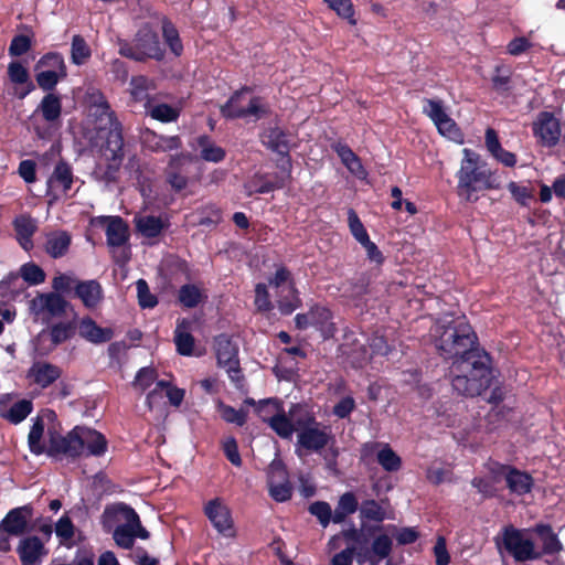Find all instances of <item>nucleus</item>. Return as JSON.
<instances>
[{
  "label": "nucleus",
  "mask_w": 565,
  "mask_h": 565,
  "mask_svg": "<svg viewBox=\"0 0 565 565\" xmlns=\"http://www.w3.org/2000/svg\"><path fill=\"white\" fill-rule=\"evenodd\" d=\"M437 350L452 359L450 374L454 390L467 396L481 394L490 384L487 358L475 349L477 337L465 318L445 316L431 329Z\"/></svg>",
  "instance_id": "obj_1"
},
{
  "label": "nucleus",
  "mask_w": 565,
  "mask_h": 565,
  "mask_svg": "<svg viewBox=\"0 0 565 565\" xmlns=\"http://www.w3.org/2000/svg\"><path fill=\"white\" fill-rule=\"evenodd\" d=\"M54 420L55 413L52 411H45L34 419L28 437L32 454L77 457L85 452L90 456L106 452L107 440L99 431L77 426L66 436H61Z\"/></svg>",
  "instance_id": "obj_2"
},
{
  "label": "nucleus",
  "mask_w": 565,
  "mask_h": 565,
  "mask_svg": "<svg viewBox=\"0 0 565 565\" xmlns=\"http://www.w3.org/2000/svg\"><path fill=\"white\" fill-rule=\"evenodd\" d=\"M87 106L86 126L88 129L96 130L100 137L107 138L105 157L110 160L106 179H115V174L120 166L122 158V137L119 130V124L114 117V113L105 96L96 88H88L85 95Z\"/></svg>",
  "instance_id": "obj_3"
},
{
  "label": "nucleus",
  "mask_w": 565,
  "mask_h": 565,
  "mask_svg": "<svg viewBox=\"0 0 565 565\" xmlns=\"http://www.w3.org/2000/svg\"><path fill=\"white\" fill-rule=\"evenodd\" d=\"M462 160L457 172L458 194L469 202L477 201V192L482 190H498L502 182L495 170L488 168L486 161L476 151L465 148Z\"/></svg>",
  "instance_id": "obj_4"
},
{
  "label": "nucleus",
  "mask_w": 565,
  "mask_h": 565,
  "mask_svg": "<svg viewBox=\"0 0 565 565\" xmlns=\"http://www.w3.org/2000/svg\"><path fill=\"white\" fill-rule=\"evenodd\" d=\"M290 416L294 433H297L296 452L299 456L302 451L318 452L329 444L331 439L329 427L317 422L309 406L292 404Z\"/></svg>",
  "instance_id": "obj_5"
},
{
  "label": "nucleus",
  "mask_w": 565,
  "mask_h": 565,
  "mask_svg": "<svg viewBox=\"0 0 565 565\" xmlns=\"http://www.w3.org/2000/svg\"><path fill=\"white\" fill-rule=\"evenodd\" d=\"M103 524L113 532L116 544L122 548H131L136 537L146 540L149 536L136 511L122 503L106 508Z\"/></svg>",
  "instance_id": "obj_6"
},
{
  "label": "nucleus",
  "mask_w": 565,
  "mask_h": 565,
  "mask_svg": "<svg viewBox=\"0 0 565 565\" xmlns=\"http://www.w3.org/2000/svg\"><path fill=\"white\" fill-rule=\"evenodd\" d=\"M501 544L518 562L537 559L542 556L540 545L535 542L534 527L515 529L508 526L502 531Z\"/></svg>",
  "instance_id": "obj_7"
},
{
  "label": "nucleus",
  "mask_w": 565,
  "mask_h": 565,
  "mask_svg": "<svg viewBox=\"0 0 565 565\" xmlns=\"http://www.w3.org/2000/svg\"><path fill=\"white\" fill-rule=\"evenodd\" d=\"M246 404L256 406L258 416L281 438L290 439L294 435L291 425L290 408L285 411L282 404L276 398H268L255 403L254 399H246Z\"/></svg>",
  "instance_id": "obj_8"
},
{
  "label": "nucleus",
  "mask_w": 565,
  "mask_h": 565,
  "mask_svg": "<svg viewBox=\"0 0 565 565\" xmlns=\"http://www.w3.org/2000/svg\"><path fill=\"white\" fill-rule=\"evenodd\" d=\"M221 110L226 118H244L247 120H257L266 113L262 99L255 97L248 88L236 92Z\"/></svg>",
  "instance_id": "obj_9"
},
{
  "label": "nucleus",
  "mask_w": 565,
  "mask_h": 565,
  "mask_svg": "<svg viewBox=\"0 0 565 565\" xmlns=\"http://www.w3.org/2000/svg\"><path fill=\"white\" fill-rule=\"evenodd\" d=\"M35 71L38 85L44 90L53 89L67 75L64 58L58 53L42 56L35 65Z\"/></svg>",
  "instance_id": "obj_10"
},
{
  "label": "nucleus",
  "mask_w": 565,
  "mask_h": 565,
  "mask_svg": "<svg viewBox=\"0 0 565 565\" xmlns=\"http://www.w3.org/2000/svg\"><path fill=\"white\" fill-rule=\"evenodd\" d=\"M204 513L218 534L226 539L236 536L234 520L227 504L220 498L207 501Z\"/></svg>",
  "instance_id": "obj_11"
},
{
  "label": "nucleus",
  "mask_w": 565,
  "mask_h": 565,
  "mask_svg": "<svg viewBox=\"0 0 565 565\" xmlns=\"http://www.w3.org/2000/svg\"><path fill=\"white\" fill-rule=\"evenodd\" d=\"M120 53L136 61H142L147 57H162V50L158 36L151 31H142L139 33L134 44L131 46H122Z\"/></svg>",
  "instance_id": "obj_12"
},
{
  "label": "nucleus",
  "mask_w": 565,
  "mask_h": 565,
  "mask_svg": "<svg viewBox=\"0 0 565 565\" xmlns=\"http://www.w3.org/2000/svg\"><path fill=\"white\" fill-rule=\"evenodd\" d=\"M489 470L494 481L505 480L509 489L516 494L527 493L532 488V478L516 469L499 462H490Z\"/></svg>",
  "instance_id": "obj_13"
},
{
  "label": "nucleus",
  "mask_w": 565,
  "mask_h": 565,
  "mask_svg": "<svg viewBox=\"0 0 565 565\" xmlns=\"http://www.w3.org/2000/svg\"><path fill=\"white\" fill-rule=\"evenodd\" d=\"M532 128L534 137L544 147H554L561 138L559 121L552 113H540L533 121Z\"/></svg>",
  "instance_id": "obj_14"
},
{
  "label": "nucleus",
  "mask_w": 565,
  "mask_h": 565,
  "mask_svg": "<svg viewBox=\"0 0 565 565\" xmlns=\"http://www.w3.org/2000/svg\"><path fill=\"white\" fill-rule=\"evenodd\" d=\"M215 350L218 365L226 370L231 380L238 386L239 369L236 345L226 335H220L215 339Z\"/></svg>",
  "instance_id": "obj_15"
},
{
  "label": "nucleus",
  "mask_w": 565,
  "mask_h": 565,
  "mask_svg": "<svg viewBox=\"0 0 565 565\" xmlns=\"http://www.w3.org/2000/svg\"><path fill=\"white\" fill-rule=\"evenodd\" d=\"M268 488L271 498L278 502L290 499L292 488L288 481L287 471L280 461L274 460L268 469Z\"/></svg>",
  "instance_id": "obj_16"
},
{
  "label": "nucleus",
  "mask_w": 565,
  "mask_h": 565,
  "mask_svg": "<svg viewBox=\"0 0 565 565\" xmlns=\"http://www.w3.org/2000/svg\"><path fill=\"white\" fill-rule=\"evenodd\" d=\"M67 302L62 296L50 292L36 296L31 300L30 309L41 318H51L62 316Z\"/></svg>",
  "instance_id": "obj_17"
},
{
  "label": "nucleus",
  "mask_w": 565,
  "mask_h": 565,
  "mask_svg": "<svg viewBox=\"0 0 565 565\" xmlns=\"http://www.w3.org/2000/svg\"><path fill=\"white\" fill-rule=\"evenodd\" d=\"M32 515L33 509L29 504L12 509L2 520L0 529L10 535H20L25 532Z\"/></svg>",
  "instance_id": "obj_18"
},
{
  "label": "nucleus",
  "mask_w": 565,
  "mask_h": 565,
  "mask_svg": "<svg viewBox=\"0 0 565 565\" xmlns=\"http://www.w3.org/2000/svg\"><path fill=\"white\" fill-rule=\"evenodd\" d=\"M72 183L73 174L70 166L66 164L65 162H60L55 167L50 179L47 180L46 193L53 200H56L71 189Z\"/></svg>",
  "instance_id": "obj_19"
},
{
  "label": "nucleus",
  "mask_w": 565,
  "mask_h": 565,
  "mask_svg": "<svg viewBox=\"0 0 565 565\" xmlns=\"http://www.w3.org/2000/svg\"><path fill=\"white\" fill-rule=\"evenodd\" d=\"M134 223L137 233L147 239L157 238L169 226L167 216H154L142 213L136 214Z\"/></svg>",
  "instance_id": "obj_20"
},
{
  "label": "nucleus",
  "mask_w": 565,
  "mask_h": 565,
  "mask_svg": "<svg viewBox=\"0 0 565 565\" xmlns=\"http://www.w3.org/2000/svg\"><path fill=\"white\" fill-rule=\"evenodd\" d=\"M60 376V367L46 361H35L26 373L28 380L42 388L53 384Z\"/></svg>",
  "instance_id": "obj_21"
},
{
  "label": "nucleus",
  "mask_w": 565,
  "mask_h": 565,
  "mask_svg": "<svg viewBox=\"0 0 565 565\" xmlns=\"http://www.w3.org/2000/svg\"><path fill=\"white\" fill-rule=\"evenodd\" d=\"M17 552L22 565H36L47 554L44 544L36 536L22 539L17 547Z\"/></svg>",
  "instance_id": "obj_22"
},
{
  "label": "nucleus",
  "mask_w": 565,
  "mask_h": 565,
  "mask_svg": "<svg viewBox=\"0 0 565 565\" xmlns=\"http://www.w3.org/2000/svg\"><path fill=\"white\" fill-rule=\"evenodd\" d=\"M376 448L377 462L386 471H397L401 468L402 460L397 454L387 444L369 443L363 446V454L367 455L373 452Z\"/></svg>",
  "instance_id": "obj_23"
},
{
  "label": "nucleus",
  "mask_w": 565,
  "mask_h": 565,
  "mask_svg": "<svg viewBox=\"0 0 565 565\" xmlns=\"http://www.w3.org/2000/svg\"><path fill=\"white\" fill-rule=\"evenodd\" d=\"M15 236L24 250H30L33 247L32 236L38 230V222L28 214H21L13 221Z\"/></svg>",
  "instance_id": "obj_24"
},
{
  "label": "nucleus",
  "mask_w": 565,
  "mask_h": 565,
  "mask_svg": "<svg viewBox=\"0 0 565 565\" xmlns=\"http://www.w3.org/2000/svg\"><path fill=\"white\" fill-rule=\"evenodd\" d=\"M191 161L190 154H177L171 157L167 168V181L175 190L181 191L188 184L186 177L182 173V168Z\"/></svg>",
  "instance_id": "obj_25"
},
{
  "label": "nucleus",
  "mask_w": 565,
  "mask_h": 565,
  "mask_svg": "<svg viewBox=\"0 0 565 565\" xmlns=\"http://www.w3.org/2000/svg\"><path fill=\"white\" fill-rule=\"evenodd\" d=\"M78 333L82 338L95 344L105 343L114 337L110 328H102L90 318H85L79 322Z\"/></svg>",
  "instance_id": "obj_26"
},
{
  "label": "nucleus",
  "mask_w": 565,
  "mask_h": 565,
  "mask_svg": "<svg viewBox=\"0 0 565 565\" xmlns=\"http://www.w3.org/2000/svg\"><path fill=\"white\" fill-rule=\"evenodd\" d=\"M486 147L490 154L501 164L505 167L515 166V154L502 148L498 135L492 128L486 130Z\"/></svg>",
  "instance_id": "obj_27"
},
{
  "label": "nucleus",
  "mask_w": 565,
  "mask_h": 565,
  "mask_svg": "<svg viewBox=\"0 0 565 565\" xmlns=\"http://www.w3.org/2000/svg\"><path fill=\"white\" fill-rule=\"evenodd\" d=\"M106 223L107 244L111 247H119L128 241V226L119 216L102 218Z\"/></svg>",
  "instance_id": "obj_28"
},
{
  "label": "nucleus",
  "mask_w": 565,
  "mask_h": 565,
  "mask_svg": "<svg viewBox=\"0 0 565 565\" xmlns=\"http://www.w3.org/2000/svg\"><path fill=\"white\" fill-rule=\"evenodd\" d=\"M33 405L29 399H21L9 406L6 398L0 399V416L12 424L24 420L32 412Z\"/></svg>",
  "instance_id": "obj_29"
},
{
  "label": "nucleus",
  "mask_w": 565,
  "mask_h": 565,
  "mask_svg": "<svg viewBox=\"0 0 565 565\" xmlns=\"http://www.w3.org/2000/svg\"><path fill=\"white\" fill-rule=\"evenodd\" d=\"M192 321L181 319L174 331V343L177 351L182 355H191L194 349V339L191 335Z\"/></svg>",
  "instance_id": "obj_30"
},
{
  "label": "nucleus",
  "mask_w": 565,
  "mask_h": 565,
  "mask_svg": "<svg viewBox=\"0 0 565 565\" xmlns=\"http://www.w3.org/2000/svg\"><path fill=\"white\" fill-rule=\"evenodd\" d=\"M333 150L337 152L341 162L347 169L359 179H365L367 173L363 168L359 157L344 143L333 145Z\"/></svg>",
  "instance_id": "obj_31"
},
{
  "label": "nucleus",
  "mask_w": 565,
  "mask_h": 565,
  "mask_svg": "<svg viewBox=\"0 0 565 565\" xmlns=\"http://www.w3.org/2000/svg\"><path fill=\"white\" fill-rule=\"evenodd\" d=\"M75 292L87 308H95L103 299L102 286L96 280L77 284Z\"/></svg>",
  "instance_id": "obj_32"
},
{
  "label": "nucleus",
  "mask_w": 565,
  "mask_h": 565,
  "mask_svg": "<svg viewBox=\"0 0 565 565\" xmlns=\"http://www.w3.org/2000/svg\"><path fill=\"white\" fill-rule=\"evenodd\" d=\"M534 531L535 542L540 545L542 555L554 554L562 550L561 542L550 526L543 524L536 525Z\"/></svg>",
  "instance_id": "obj_33"
},
{
  "label": "nucleus",
  "mask_w": 565,
  "mask_h": 565,
  "mask_svg": "<svg viewBox=\"0 0 565 565\" xmlns=\"http://www.w3.org/2000/svg\"><path fill=\"white\" fill-rule=\"evenodd\" d=\"M71 245V236L64 231H56L46 235L45 250L53 258L63 257Z\"/></svg>",
  "instance_id": "obj_34"
},
{
  "label": "nucleus",
  "mask_w": 565,
  "mask_h": 565,
  "mask_svg": "<svg viewBox=\"0 0 565 565\" xmlns=\"http://www.w3.org/2000/svg\"><path fill=\"white\" fill-rule=\"evenodd\" d=\"M310 321L312 327L318 329L323 338H329L334 332V326L331 322V312L323 307H316L310 310Z\"/></svg>",
  "instance_id": "obj_35"
},
{
  "label": "nucleus",
  "mask_w": 565,
  "mask_h": 565,
  "mask_svg": "<svg viewBox=\"0 0 565 565\" xmlns=\"http://www.w3.org/2000/svg\"><path fill=\"white\" fill-rule=\"evenodd\" d=\"M358 510V499L352 492H345L338 501L337 508L332 515L333 523H342L348 515L353 514Z\"/></svg>",
  "instance_id": "obj_36"
},
{
  "label": "nucleus",
  "mask_w": 565,
  "mask_h": 565,
  "mask_svg": "<svg viewBox=\"0 0 565 565\" xmlns=\"http://www.w3.org/2000/svg\"><path fill=\"white\" fill-rule=\"evenodd\" d=\"M201 158L210 162H220L225 157V151L216 146L209 137L201 136L198 139V148Z\"/></svg>",
  "instance_id": "obj_37"
},
{
  "label": "nucleus",
  "mask_w": 565,
  "mask_h": 565,
  "mask_svg": "<svg viewBox=\"0 0 565 565\" xmlns=\"http://www.w3.org/2000/svg\"><path fill=\"white\" fill-rule=\"evenodd\" d=\"M39 109L46 121L54 122L58 120L62 111L61 98L55 94H47L43 97Z\"/></svg>",
  "instance_id": "obj_38"
},
{
  "label": "nucleus",
  "mask_w": 565,
  "mask_h": 565,
  "mask_svg": "<svg viewBox=\"0 0 565 565\" xmlns=\"http://www.w3.org/2000/svg\"><path fill=\"white\" fill-rule=\"evenodd\" d=\"M151 82L145 76H136L130 81V95L136 102H143L145 106L148 107L149 99L148 93L151 88Z\"/></svg>",
  "instance_id": "obj_39"
},
{
  "label": "nucleus",
  "mask_w": 565,
  "mask_h": 565,
  "mask_svg": "<svg viewBox=\"0 0 565 565\" xmlns=\"http://www.w3.org/2000/svg\"><path fill=\"white\" fill-rule=\"evenodd\" d=\"M269 285L276 289V294L288 292V295L292 296L295 285L290 273L285 267H279L276 270L274 277L269 280Z\"/></svg>",
  "instance_id": "obj_40"
},
{
  "label": "nucleus",
  "mask_w": 565,
  "mask_h": 565,
  "mask_svg": "<svg viewBox=\"0 0 565 565\" xmlns=\"http://www.w3.org/2000/svg\"><path fill=\"white\" fill-rule=\"evenodd\" d=\"M54 531L61 544L70 546L74 542L75 526L67 515L60 518Z\"/></svg>",
  "instance_id": "obj_41"
},
{
  "label": "nucleus",
  "mask_w": 565,
  "mask_h": 565,
  "mask_svg": "<svg viewBox=\"0 0 565 565\" xmlns=\"http://www.w3.org/2000/svg\"><path fill=\"white\" fill-rule=\"evenodd\" d=\"M423 111L433 120L436 127L450 117L443 103L436 99H427Z\"/></svg>",
  "instance_id": "obj_42"
},
{
  "label": "nucleus",
  "mask_w": 565,
  "mask_h": 565,
  "mask_svg": "<svg viewBox=\"0 0 565 565\" xmlns=\"http://www.w3.org/2000/svg\"><path fill=\"white\" fill-rule=\"evenodd\" d=\"M146 109L152 118L160 121H174L179 117V109L167 104H158L154 106L149 104Z\"/></svg>",
  "instance_id": "obj_43"
},
{
  "label": "nucleus",
  "mask_w": 565,
  "mask_h": 565,
  "mask_svg": "<svg viewBox=\"0 0 565 565\" xmlns=\"http://www.w3.org/2000/svg\"><path fill=\"white\" fill-rule=\"evenodd\" d=\"M202 290L195 285H184L179 291L180 302L188 308L198 306L203 299Z\"/></svg>",
  "instance_id": "obj_44"
},
{
  "label": "nucleus",
  "mask_w": 565,
  "mask_h": 565,
  "mask_svg": "<svg viewBox=\"0 0 565 565\" xmlns=\"http://www.w3.org/2000/svg\"><path fill=\"white\" fill-rule=\"evenodd\" d=\"M263 142L274 151L286 153L288 145L285 135L279 129H271L263 135Z\"/></svg>",
  "instance_id": "obj_45"
},
{
  "label": "nucleus",
  "mask_w": 565,
  "mask_h": 565,
  "mask_svg": "<svg viewBox=\"0 0 565 565\" xmlns=\"http://www.w3.org/2000/svg\"><path fill=\"white\" fill-rule=\"evenodd\" d=\"M90 56V49L85 40L79 35H74L72 40V62L76 65L84 64Z\"/></svg>",
  "instance_id": "obj_46"
},
{
  "label": "nucleus",
  "mask_w": 565,
  "mask_h": 565,
  "mask_svg": "<svg viewBox=\"0 0 565 565\" xmlns=\"http://www.w3.org/2000/svg\"><path fill=\"white\" fill-rule=\"evenodd\" d=\"M158 374L154 369L150 366L141 367L132 382V386L136 390H139L141 392H145L148 390L153 383H156L158 380Z\"/></svg>",
  "instance_id": "obj_47"
},
{
  "label": "nucleus",
  "mask_w": 565,
  "mask_h": 565,
  "mask_svg": "<svg viewBox=\"0 0 565 565\" xmlns=\"http://www.w3.org/2000/svg\"><path fill=\"white\" fill-rule=\"evenodd\" d=\"M149 147L154 151H171L180 147V139L175 136L164 137L152 135L147 140Z\"/></svg>",
  "instance_id": "obj_48"
},
{
  "label": "nucleus",
  "mask_w": 565,
  "mask_h": 565,
  "mask_svg": "<svg viewBox=\"0 0 565 565\" xmlns=\"http://www.w3.org/2000/svg\"><path fill=\"white\" fill-rule=\"evenodd\" d=\"M72 334V328L66 323H58L52 327L49 333H41L40 340H46L50 338L52 345L56 347L57 344L66 341Z\"/></svg>",
  "instance_id": "obj_49"
},
{
  "label": "nucleus",
  "mask_w": 565,
  "mask_h": 565,
  "mask_svg": "<svg viewBox=\"0 0 565 565\" xmlns=\"http://www.w3.org/2000/svg\"><path fill=\"white\" fill-rule=\"evenodd\" d=\"M360 515L363 519L381 522L385 519V511L374 500H367L360 508Z\"/></svg>",
  "instance_id": "obj_50"
},
{
  "label": "nucleus",
  "mask_w": 565,
  "mask_h": 565,
  "mask_svg": "<svg viewBox=\"0 0 565 565\" xmlns=\"http://www.w3.org/2000/svg\"><path fill=\"white\" fill-rule=\"evenodd\" d=\"M309 512L319 520L323 527H327L332 521L333 512L330 504L324 501H317L310 504Z\"/></svg>",
  "instance_id": "obj_51"
},
{
  "label": "nucleus",
  "mask_w": 565,
  "mask_h": 565,
  "mask_svg": "<svg viewBox=\"0 0 565 565\" xmlns=\"http://www.w3.org/2000/svg\"><path fill=\"white\" fill-rule=\"evenodd\" d=\"M167 387V381L160 380L156 382L154 387L148 393L146 397V404L150 411L160 408L164 402L163 397Z\"/></svg>",
  "instance_id": "obj_52"
},
{
  "label": "nucleus",
  "mask_w": 565,
  "mask_h": 565,
  "mask_svg": "<svg viewBox=\"0 0 565 565\" xmlns=\"http://www.w3.org/2000/svg\"><path fill=\"white\" fill-rule=\"evenodd\" d=\"M437 129L440 135L448 138L449 140H452L457 143L463 142V135L461 134L459 127L457 126V124L455 122V120L451 117L441 121L437 126Z\"/></svg>",
  "instance_id": "obj_53"
},
{
  "label": "nucleus",
  "mask_w": 565,
  "mask_h": 565,
  "mask_svg": "<svg viewBox=\"0 0 565 565\" xmlns=\"http://www.w3.org/2000/svg\"><path fill=\"white\" fill-rule=\"evenodd\" d=\"M348 223L351 234L360 244L370 238L364 225L353 210L348 212Z\"/></svg>",
  "instance_id": "obj_54"
},
{
  "label": "nucleus",
  "mask_w": 565,
  "mask_h": 565,
  "mask_svg": "<svg viewBox=\"0 0 565 565\" xmlns=\"http://www.w3.org/2000/svg\"><path fill=\"white\" fill-rule=\"evenodd\" d=\"M282 184H274L269 181L264 180L260 175H255L245 184V190L248 195L255 193H268L275 188H279Z\"/></svg>",
  "instance_id": "obj_55"
},
{
  "label": "nucleus",
  "mask_w": 565,
  "mask_h": 565,
  "mask_svg": "<svg viewBox=\"0 0 565 565\" xmlns=\"http://www.w3.org/2000/svg\"><path fill=\"white\" fill-rule=\"evenodd\" d=\"M163 36L171 52L179 56L183 51V46L180 41L178 31L171 23L166 22L163 24Z\"/></svg>",
  "instance_id": "obj_56"
},
{
  "label": "nucleus",
  "mask_w": 565,
  "mask_h": 565,
  "mask_svg": "<svg viewBox=\"0 0 565 565\" xmlns=\"http://www.w3.org/2000/svg\"><path fill=\"white\" fill-rule=\"evenodd\" d=\"M500 481L493 480V475L489 470V463L487 465V476L477 477L473 479L472 484L478 491L484 495H493L495 492V484Z\"/></svg>",
  "instance_id": "obj_57"
},
{
  "label": "nucleus",
  "mask_w": 565,
  "mask_h": 565,
  "mask_svg": "<svg viewBox=\"0 0 565 565\" xmlns=\"http://www.w3.org/2000/svg\"><path fill=\"white\" fill-rule=\"evenodd\" d=\"M278 297V306L282 313H291L294 310H296L300 305V299L298 297L297 290L294 287L292 296L288 295V292H277Z\"/></svg>",
  "instance_id": "obj_58"
},
{
  "label": "nucleus",
  "mask_w": 565,
  "mask_h": 565,
  "mask_svg": "<svg viewBox=\"0 0 565 565\" xmlns=\"http://www.w3.org/2000/svg\"><path fill=\"white\" fill-rule=\"evenodd\" d=\"M21 276L26 282L31 285H39L45 279L44 271L35 264L23 265L21 267Z\"/></svg>",
  "instance_id": "obj_59"
},
{
  "label": "nucleus",
  "mask_w": 565,
  "mask_h": 565,
  "mask_svg": "<svg viewBox=\"0 0 565 565\" xmlns=\"http://www.w3.org/2000/svg\"><path fill=\"white\" fill-rule=\"evenodd\" d=\"M508 189L511 192L513 199L523 206H527L533 199L531 190L524 185L512 181L508 184Z\"/></svg>",
  "instance_id": "obj_60"
},
{
  "label": "nucleus",
  "mask_w": 565,
  "mask_h": 565,
  "mask_svg": "<svg viewBox=\"0 0 565 565\" xmlns=\"http://www.w3.org/2000/svg\"><path fill=\"white\" fill-rule=\"evenodd\" d=\"M139 305L142 308H153L157 305L156 297L150 292L148 284L143 279L136 282Z\"/></svg>",
  "instance_id": "obj_61"
},
{
  "label": "nucleus",
  "mask_w": 565,
  "mask_h": 565,
  "mask_svg": "<svg viewBox=\"0 0 565 565\" xmlns=\"http://www.w3.org/2000/svg\"><path fill=\"white\" fill-rule=\"evenodd\" d=\"M218 409L222 418L227 423H233L238 426H242L246 422V414L241 409H235L224 404H220Z\"/></svg>",
  "instance_id": "obj_62"
},
{
  "label": "nucleus",
  "mask_w": 565,
  "mask_h": 565,
  "mask_svg": "<svg viewBox=\"0 0 565 565\" xmlns=\"http://www.w3.org/2000/svg\"><path fill=\"white\" fill-rule=\"evenodd\" d=\"M331 9H333L340 17L349 19L352 24L355 23L353 20V8L350 0H324Z\"/></svg>",
  "instance_id": "obj_63"
},
{
  "label": "nucleus",
  "mask_w": 565,
  "mask_h": 565,
  "mask_svg": "<svg viewBox=\"0 0 565 565\" xmlns=\"http://www.w3.org/2000/svg\"><path fill=\"white\" fill-rule=\"evenodd\" d=\"M8 75L14 84H25L29 82V72L20 62H12L8 66Z\"/></svg>",
  "instance_id": "obj_64"
}]
</instances>
